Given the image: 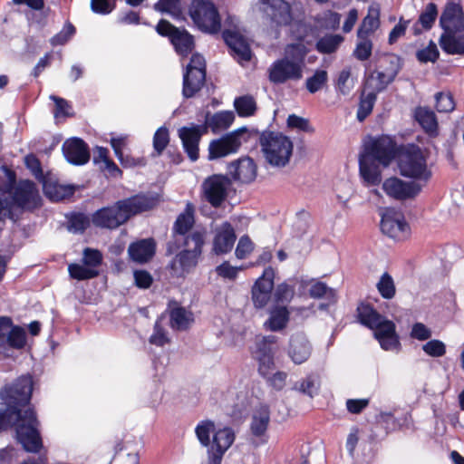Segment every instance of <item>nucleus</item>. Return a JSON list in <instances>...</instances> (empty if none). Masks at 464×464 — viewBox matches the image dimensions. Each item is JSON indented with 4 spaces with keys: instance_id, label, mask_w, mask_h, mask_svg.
<instances>
[{
    "instance_id": "30",
    "label": "nucleus",
    "mask_w": 464,
    "mask_h": 464,
    "mask_svg": "<svg viewBox=\"0 0 464 464\" xmlns=\"http://www.w3.org/2000/svg\"><path fill=\"white\" fill-rule=\"evenodd\" d=\"M289 318L290 312L285 304H274L269 309L264 327L272 332H279L286 327Z\"/></svg>"
},
{
    "instance_id": "37",
    "label": "nucleus",
    "mask_w": 464,
    "mask_h": 464,
    "mask_svg": "<svg viewBox=\"0 0 464 464\" xmlns=\"http://www.w3.org/2000/svg\"><path fill=\"white\" fill-rule=\"evenodd\" d=\"M443 33L440 39L441 49L449 54H464V34Z\"/></svg>"
},
{
    "instance_id": "47",
    "label": "nucleus",
    "mask_w": 464,
    "mask_h": 464,
    "mask_svg": "<svg viewBox=\"0 0 464 464\" xmlns=\"http://www.w3.org/2000/svg\"><path fill=\"white\" fill-rule=\"evenodd\" d=\"M235 108L239 116L248 117L256 110V102L251 96H242L235 100Z\"/></svg>"
},
{
    "instance_id": "11",
    "label": "nucleus",
    "mask_w": 464,
    "mask_h": 464,
    "mask_svg": "<svg viewBox=\"0 0 464 464\" xmlns=\"http://www.w3.org/2000/svg\"><path fill=\"white\" fill-rule=\"evenodd\" d=\"M189 15L197 27L208 34L220 30V17L215 5L209 0H194L189 8Z\"/></svg>"
},
{
    "instance_id": "27",
    "label": "nucleus",
    "mask_w": 464,
    "mask_h": 464,
    "mask_svg": "<svg viewBox=\"0 0 464 464\" xmlns=\"http://www.w3.org/2000/svg\"><path fill=\"white\" fill-rule=\"evenodd\" d=\"M213 251L217 255L231 251L236 241L234 227L228 222H223L214 229Z\"/></svg>"
},
{
    "instance_id": "61",
    "label": "nucleus",
    "mask_w": 464,
    "mask_h": 464,
    "mask_svg": "<svg viewBox=\"0 0 464 464\" xmlns=\"http://www.w3.org/2000/svg\"><path fill=\"white\" fill-rule=\"evenodd\" d=\"M26 167L31 170L32 174L39 179L42 183L47 178L44 177L41 163L39 160L33 154L27 155L24 158Z\"/></svg>"
},
{
    "instance_id": "52",
    "label": "nucleus",
    "mask_w": 464,
    "mask_h": 464,
    "mask_svg": "<svg viewBox=\"0 0 464 464\" xmlns=\"http://www.w3.org/2000/svg\"><path fill=\"white\" fill-rule=\"evenodd\" d=\"M372 43L369 37L362 36L358 37L355 49L353 50V55L360 61H365L372 55Z\"/></svg>"
},
{
    "instance_id": "5",
    "label": "nucleus",
    "mask_w": 464,
    "mask_h": 464,
    "mask_svg": "<svg viewBox=\"0 0 464 464\" xmlns=\"http://www.w3.org/2000/svg\"><path fill=\"white\" fill-rule=\"evenodd\" d=\"M358 317L362 324L373 331L374 337L383 350H398L400 341L392 321L386 319L369 305L358 307Z\"/></svg>"
},
{
    "instance_id": "36",
    "label": "nucleus",
    "mask_w": 464,
    "mask_h": 464,
    "mask_svg": "<svg viewBox=\"0 0 464 464\" xmlns=\"http://www.w3.org/2000/svg\"><path fill=\"white\" fill-rule=\"evenodd\" d=\"M127 137L121 136L118 138H112L111 140V145L114 150L115 156L119 160L120 163L124 168H132L138 165H144L142 159H134L130 155H125L122 149L126 145Z\"/></svg>"
},
{
    "instance_id": "38",
    "label": "nucleus",
    "mask_w": 464,
    "mask_h": 464,
    "mask_svg": "<svg viewBox=\"0 0 464 464\" xmlns=\"http://www.w3.org/2000/svg\"><path fill=\"white\" fill-rule=\"evenodd\" d=\"M380 10L377 5H371L367 15L363 18L358 31L357 37H370L380 25Z\"/></svg>"
},
{
    "instance_id": "40",
    "label": "nucleus",
    "mask_w": 464,
    "mask_h": 464,
    "mask_svg": "<svg viewBox=\"0 0 464 464\" xmlns=\"http://www.w3.org/2000/svg\"><path fill=\"white\" fill-rule=\"evenodd\" d=\"M193 322V314L183 307L174 308L170 313L171 327L177 330H186Z\"/></svg>"
},
{
    "instance_id": "44",
    "label": "nucleus",
    "mask_w": 464,
    "mask_h": 464,
    "mask_svg": "<svg viewBox=\"0 0 464 464\" xmlns=\"http://www.w3.org/2000/svg\"><path fill=\"white\" fill-rule=\"evenodd\" d=\"M193 223V207L188 204L185 211L178 217L174 229L178 234L183 236L191 228Z\"/></svg>"
},
{
    "instance_id": "13",
    "label": "nucleus",
    "mask_w": 464,
    "mask_h": 464,
    "mask_svg": "<svg viewBox=\"0 0 464 464\" xmlns=\"http://www.w3.org/2000/svg\"><path fill=\"white\" fill-rule=\"evenodd\" d=\"M227 24V27L223 32V38L230 48L231 54L240 63L249 62L252 53L246 38L241 33L238 20L229 16L226 21Z\"/></svg>"
},
{
    "instance_id": "1",
    "label": "nucleus",
    "mask_w": 464,
    "mask_h": 464,
    "mask_svg": "<svg viewBox=\"0 0 464 464\" xmlns=\"http://www.w3.org/2000/svg\"><path fill=\"white\" fill-rule=\"evenodd\" d=\"M33 389V377L26 374L0 390V399L6 407L4 412L0 411V430L15 425L17 440L24 449L38 452L43 444L35 413L31 409L21 411V407L29 403Z\"/></svg>"
},
{
    "instance_id": "26",
    "label": "nucleus",
    "mask_w": 464,
    "mask_h": 464,
    "mask_svg": "<svg viewBox=\"0 0 464 464\" xmlns=\"http://www.w3.org/2000/svg\"><path fill=\"white\" fill-rule=\"evenodd\" d=\"M62 149L65 159L71 164L84 165L90 160L88 145L79 138L66 140Z\"/></svg>"
},
{
    "instance_id": "42",
    "label": "nucleus",
    "mask_w": 464,
    "mask_h": 464,
    "mask_svg": "<svg viewBox=\"0 0 464 464\" xmlns=\"http://www.w3.org/2000/svg\"><path fill=\"white\" fill-rule=\"evenodd\" d=\"M154 9L160 13H166L175 19H179L183 14L181 0H159L154 5Z\"/></svg>"
},
{
    "instance_id": "22",
    "label": "nucleus",
    "mask_w": 464,
    "mask_h": 464,
    "mask_svg": "<svg viewBox=\"0 0 464 464\" xmlns=\"http://www.w3.org/2000/svg\"><path fill=\"white\" fill-rule=\"evenodd\" d=\"M275 270L268 266L252 287V301L256 308H264L271 298L274 287Z\"/></svg>"
},
{
    "instance_id": "45",
    "label": "nucleus",
    "mask_w": 464,
    "mask_h": 464,
    "mask_svg": "<svg viewBox=\"0 0 464 464\" xmlns=\"http://www.w3.org/2000/svg\"><path fill=\"white\" fill-rule=\"evenodd\" d=\"M336 90L342 95H348L354 87V79L352 77L350 67L343 69L336 80Z\"/></svg>"
},
{
    "instance_id": "31",
    "label": "nucleus",
    "mask_w": 464,
    "mask_h": 464,
    "mask_svg": "<svg viewBox=\"0 0 464 464\" xmlns=\"http://www.w3.org/2000/svg\"><path fill=\"white\" fill-rule=\"evenodd\" d=\"M359 171L364 186H377L382 182V170L369 157H360Z\"/></svg>"
},
{
    "instance_id": "51",
    "label": "nucleus",
    "mask_w": 464,
    "mask_h": 464,
    "mask_svg": "<svg viewBox=\"0 0 464 464\" xmlns=\"http://www.w3.org/2000/svg\"><path fill=\"white\" fill-rule=\"evenodd\" d=\"M320 388V382L318 378L314 376H307L304 380L297 382L295 385V389L306 394L310 397H314L318 393Z\"/></svg>"
},
{
    "instance_id": "43",
    "label": "nucleus",
    "mask_w": 464,
    "mask_h": 464,
    "mask_svg": "<svg viewBox=\"0 0 464 464\" xmlns=\"http://www.w3.org/2000/svg\"><path fill=\"white\" fill-rule=\"evenodd\" d=\"M376 95L375 92L364 90L357 111V119L360 121H362L372 112Z\"/></svg>"
},
{
    "instance_id": "32",
    "label": "nucleus",
    "mask_w": 464,
    "mask_h": 464,
    "mask_svg": "<svg viewBox=\"0 0 464 464\" xmlns=\"http://www.w3.org/2000/svg\"><path fill=\"white\" fill-rule=\"evenodd\" d=\"M128 253L132 261L140 264L146 263L155 254V243L150 238L139 240L129 246Z\"/></svg>"
},
{
    "instance_id": "4",
    "label": "nucleus",
    "mask_w": 464,
    "mask_h": 464,
    "mask_svg": "<svg viewBox=\"0 0 464 464\" xmlns=\"http://www.w3.org/2000/svg\"><path fill=\"white\" fill-rule=\"evenodd\" d=\"M195 432L200 443L209 447L208 464H220L224 453L235 440L232 429L225 427L215 431L214 422L210 420L200 421Z\"/></svg>"
},
{
    "instance_id": "7",
    "label": "nucleus",
    "mask_w": 464,
    "mask_h": 464,
    "mask_svg": "<svg viewBox=\"0 0 464 464\" xmlns=\"http://www.w3.org/2000/svg\"><path fill=\"white\" fill-rule=\"evenodd\" d=\"M261 150L266 162L273 167L286 166L293 154L294 144L289 137L273 131H265L260 136Z\"/></svg>"
},
{
    "instance_id": "46",
    "label": "nucleus",
    "mask_w": 464,
    "mask_h": 464,
    "mask_svg": "<svg viewBox=\"0 0 464 464\" xmlns=\"http://www.w3.org/2000/svg\"><path fill=\"white\" fill-rule=\"evenodd\" d=\"M378 292L384 299H392L396 293L395 284L388 273H383L376 284Z\"/></svg>"
},
{
    "instance_id": "63",
    "label": "nucleus",
    "mask_w": 464,
    "mask_h": 464,
    "mask_svg": "<svg viewBox=\"0 0 464 464\" xmlns=\"http://www.w3.org/2000/svg\"><path fill=\"white\" fill-rule=\"evenodd\" d=\"M439 56L437 45L430 43L426 48L420 50L417 53V58L422 63L435 62Z\"/></svg>"
},
{
    "instance_id": "19",
    "label": "nucleus",
    "mask_w": 464,
    "mask_h": 464,
    "mask_svg": "<svg viewBox=\"0 0 464 464\" xmlns=\"http://www.w3.org/2000/svg\"><path fill=\"white\" fill-rule=\"evenodd\" d=\"M26 343L25 330L13 325L9 317H0V353H5L8 348L22 349Z\"/></svg>"
},
{
    "instance_id": "50",
    "label": "nucleus",
    "mask_w": 464,
    "mask_h": 464,
    "mask_svg": "<svg viewBox=\"0 0 464 464\" xmlns=\"http://www.w3.org/2000/svg\"><path fill=\"white\" fill-rule=\"evenodd\" d=\"M328 75L324 70H317L313 76L306 79L305 85L309 92L320 91L327 82Z\"/></svg>"
},
{
    "instance_id": "53",
    "label": "nucleus",
    "mask_w": 464,
    "mask_h": 464,
    "mask_svg": "<svg viewBox=\"0 0 464 464\" xmlns=\"http://www.w3.org/2000/svg\"><path fill=\"white\" fill-rule=\"evenodd\" d=\"M169 142V132L167 127H160L153 136V149L157 155H160Z\"/></svg>"
},
{
    "instance_id": "34",
    "label": "nucleus",
    "mask_w": 464,
    "mask_h": 464,
    "mask_svg": "<svg viewBox=\"0 0 464 464\" xmlns=\"http://www.w3.org/2000/svg\"><path fill=\"white\" fill-rule=\"evenodd\" d=\"M43 189L45 196L52 201H60L73 194L72 186L59 184L49 178L43 180Z\"/></svg>"
},
{
    "instance_id": "9",
    "label": "nucleus",
    "mask_w": 464,
    "mask_h": 464,
    "mask_svg": "<svg viewBox=\"0 0 464 464\" xmlns=\"http://www.w3.org/2000/svg\"><path fill=\"white\" fill-rule=\"evenodd\" d=\"M2 171L6 181L0 189L13 194L12 200L14 207L34 208L38 205L39 194L32 181L22 180L14 188L15 174L6 167H2Z\"/></svg>"
},
{
    "instance_id": "3",
    "label": "nucleus",
    "mask_w": 464,
    "mask_h": 464,
    "mask_svg": "<svg viewBox=\"0 0 464 464\" xmlns=\"http://www.w3.org/2000/svg\"><path fill=\"white\" fill-rule=\"evenodd\" d=\"M307 53L308 48L301 42L287 44L284 57L275 61L268 69L270 82L281 84L288 81L301 80Z\"/></svg>"
},
{
    "instance_id": "58",
    "label": "nucleus",
    "mask_w": 464,
    "mask_h": 464,
    "mask_svg": "<svg viewBox=\"0 0 464 464\" xmlns=\"http://www.w3.org/2000/svg\"><path fill=\"white\" fill-rule=\"evenodd\" d=\"M89 218L83 214L72 215L68 223V229L72 233H82L89 226Z\"/></svg>"
},
{
    "instance_id": "21",
    "label": "nucleus",
    "mask_w": 464,
    "mask_h": 464,
    "mask_svg": "<svg viewBox=\"0 0 464 464\" xmlns=\"http://www.w3.org/2000/svg\"><path fill=\"white\" fill-rule=\"evenodd\" d=\"M381 229L388 237L401 240L409 234V227L401 211L386 208L382 214Z\"/></svg>"
},
{
    "instance_id": "56",
    "label": "nucleus",
    "mask_w": 464,
    "mask_h": 464,
    "mask_svg": "<svg viewBox=\"0 0 464 464\" xmlns=\"http://www.w3.org/2000/svg\"><path fill=\"white\" fill-rule=\"evenodd\" d=\"M75 34V27L71 23H66L63 28L50 39L52 45H63L66 44Z\"/></svg>"
},
{
    "instance_id": "28",
    "label": "nucleus",
    "mask_w": 464,
    "mask_h": 464,
    "mask_svg": "<svg viewBox=\"0 0 464 464\" xmlns=\"http://www.w3.org/2000/svg\"><path fill=\"white\" fill-rule=\"evenodd\" d=\"M228 173L241 183H251L256 178V165L249 157H244L228 165Z\"/></svg>"
},
{
    "instance_id": "29",
    "label": "nucleus",
    "mask_w": 464,
    "mask_h": 464,
    "mask_svg": "<svg viewBox=\"0 0 464 464\" xmlns=\"http://www.w3.org/2000/svg\"><path fill=\"white\" fill-rule=\"evenodd\" d=\"M311 353L312 346L304 334H296L291 336L287 353L294 363L302 364L306 362Z\"/></svg>"
},
{
    "instance_id": "2",
    "label": "nucleus",
    "mask_w": 464,
    "mask_h": 464,
    "mask_svg": "<svg viewBox=\"0 0 464 464\" xmlns=\"http://www.w3.org/2000/svg\"><path fill=\"white\" fill-rule=\"evenodd\" d=\"M155 204V198L137 195L99 209L93 215L92 221L97 227L113 229L124 224L131 216L150 209Z\"/></svg>"
},
{
    "instance_id": "59",
    "label": "nucleus",
    "mask_w": 464,
    "mask_h": 464,
    "mask_svg": "<svg viewBox=\"0 0 464 464\" xmlns=\"http://www.w3.org/2000/svg\"><path fill=\"white\" fill-rule=\"evenodd\" d=\"M436 108L440 112H450L455 108V102L450 93L440 92L436 95Z\"/></svg>"
},
{
    "instance_id": "48",
    "label": "nucleus",
    "mask_w": 464,
    "mask_h": 464,
    "mask_svg": "<svg viewBox=\"0 0 464 464\" xmlns=\"http://www.w3.org/2000/svg\"><path fill=\"white\" fill-rule=\"evenodd\" d=\"M309 295L313 298H324L329 303L335 301V293L332 288H329L324 283L314 282L311 285Z\"/></svg>"
},
{
    "instance_id": "6",
    "label": "nucleus",
    "mask_w": 464,
    "mask_h": 464,
    "mask_svg": "<svg viewBox=\"0 0 464 464\" xmlns=\"http://www.w3.org/2000/svg\"><path fill=\"white\" fill-rule=\"evenodd\" d=\"M398 168L401 176L420 183L421 188L432 176L431 169L422 150L416 146L403 148L398 157Z\"/></svg>"
},
{
    "instance_id": "33",
    "label": "nucleus",
    "mask_w": 464,
    "mask_h": 464,
    "mask_svg": "<svg viewBox=\"0 0 464 464\" xmlns=\"http://www.w3.org/2000/svg\"><path fill=\"white\" fill-rule=\"evenodd\" d=\"M396 77V68L392 70L379 69L374 71L367 79L365 89L378 92L385 89Z\"/></svg>"
},
{
    "instance_id": "57",
    "label": "nucleus",
    "mask_w": 464,
    "mask_h": 464,
    "mask_svg": "<svg viewBox=\"0 0 464 464\" xmlns=\"http://www.w3.org/2000/svg\"><path fill=\"white\" fill-rule=\"evenodd\" d=\"M255 245L247 236H243L239 238L237 248L236 256L238 259L246 258L254 250Z\"/></svg>"
},
{
    "instance_id": "25",
    "label": "nucleus",
    "mask_w": 464,
    "mask_h": 464,
    "mask_svg": "<svg viewBox=\"0 0 464 464\" xmlns=\"http://www.w3.org/2000/svg\"><path fill=\"white\" fill-rule=\"evenodd\" d=\"M270 424V411L266 405L254 409L250 420V433L260 444L268 440L267 430Z\"/></svg>"
},
{
    "instance_id": "12",
    "label": "nucleus",
    "mask_w": 464,
    "mask_h": 464,
    "mask_svg": "<svg viewBox=\"0 0 464 464\" xmlns=\"http://www.w3.org/2000/svg\"><path fill=\"white\" fill-rule=\"evenodd\" d=\"M249 137L250 132L246 128H239L211 140L208 145V159L216 160L237 153L241 145L248 140Z\"/></svg>"
},
{
    "instance_id": "41",
    "label": "nucleus",
    "mask_w": 464,
    "mask_h": 464,
    "mask_svg": "<svg viewBox=\"0 0 464 464\" xmlns=\"http://www.w3.org/2000/svg\"><path fill=\"white\" fill-rule=\"evenodd\" d=\"M343 42V37L340 34H326L317 41L316 50L321 53H332Z\"/></svg>"
},
{
    "instance_id": "20",
    "label": "nucleus",
    "mask_w": 464,
    "mask_h": 464,
    "mask_svg": "<svg viewBox=\"0 0 464 464\" xmlns=\"http://www.w3.org/2000/svg\"><path fill=\"white\" fill-rule=\"evenodd\" d=\"M159 34L169 36L176 52L182 55H188L194 47L193 37L187 31L173 26L166 20H160L156 26Z\"/></svg>"
},
{
    "instance_id": "8",
    "label": "nucleus",
    "mask_w": 464,
    "mask_h": 464,
    "mask_svg": "<svg viewBox=\"0 0 464 464\" xmlns=\"http://www.w3.org/2000/svg\"><path fill=\"white\" fill-rule=\"evenodd\" d=\"M204 240L205 234L199 231L193 232L185 239V246L188 248L176 255L169 265L173 276L185 277L195 269Z\"/></svg>"
},
{
    "instance_id": "60",
    "label": "nucleus",
    "mask_w": 464,
    "mask_h": 464,
    "mask_svg": "<svg viewBox=\"0 0 464 464\" xmlns=\"http://www.w3.org/2000/svg\"><path fill=\"white\" fill-rule=\"evenodd\" d=\"M422 350L430 356L440 357L445 354L446 346L441 341L434 339L427 342L422 346Z\"/></svg>"
},
{
    "instance_id": "16",
    "label": "nucleus",
    "mask_w": 464,
    "mask_h": 464,
    "mask_svg": "<svg viewBox=\"0 0 464 464\" xmlns=\"http://www.w3.org/2000/svg\"><path fill=\"white\" fill-rule=\"evenodd\" d=\"M206 77V63L202 55L195 53L187 66L183 79V95L190 98L198 92L204 84Z\"/></svg>"
},
{
    "instance_id": "39",
    "label": "nucleus",
    "mask_w": 464,
    "mask_h": 464,
    "mask_svg": "<svg viewBox=\"0 0 464 464\" xmlns=\"http://www.w3.org/2000/svg\"><path fill=\"white\" fill-rule=\"evenodd\" d=\"M235 116L231 111H219L206 118V127L214 132L227 129L234 121Z\"/></svg>"
},
{
    "instance_id": "23",
    "label": "nucleus",
    "mask_w": 464,
    "mask_h": 464,
    "mask_svg": "<svg viewBox=\"0 0 464 464\" xmlns=\"http://www.w3.org/2000/svg\"><path fill=\"white\" fill-rule=\"evenodd\" d=\"M207 131L204 125L191 124L179 129L178 134L182 141L183 148L192 161L198 159V144L202 135Z\"/></svg>"
},
{
    "instance_id": "17",
    "label": "nucleus",
    "mask_w": 464,
    "mask_h": 464,
    "mask_svg": "<svg viewBox=\"0 0 464 464\" xmlns=\"http://www.w3.org/2000/svg\"><path fill=\"white\" fill-rule=\"evenodd\" d=\"M382 188L389 198L397 201L414 199L422 190L420 183L403 180L398 177L384 179Z\"/></svg>"
},
{
    "instance_id": "64",
    "label": "nucleus",
    "mask_w": 464,
    "mask_h": 464,
    "mask_svg": "<svg viewBox=\"0 0 464 464\" xmlns=\"http://www.w3.org/2000/svg\"><path fill=\"white\" fill-rule=\"evenodd\" d=\"M102 259V254L95 249L86 248L83 251V262L84 265L94 269L98 266Z\"/></svg>"
},
{
    "instance_id": "14",
    "label": "nucleus",
    "mask_w": 464,
    "mask_h": 464,
    "mask_svg": "<svg viewBox=\"0 0 464 464\" xmlns=\"http://www.w3.org/2000/svg\"><path fill=\"white\" fill-rule=\"evenodd\" d=\"M277 338L275 335L261 336L255 339L252 355L258 362V371L264 377H268L275 367L274 355L276 351Z\"/></svg>"
},
{
    "instance_id": "24",
    "label": "nucleus",
    "mask_w": 464,
    "mask_h": 464,
    "mask_svg": "<svg viewBox=\"0 0 464 464\" xmlns=\"http://www.w3.org/2000/svg\"><path fill=\"white\" fill-rule=\"evenodd\" d=\"M440 24L444 33L464 32V12L462 6L455 3H448L440 16Z\"/></svg>"
},
{
    "instance_id": "18",
    "label": "nucleus",
    "mask_w": 464,
    "mask_h": 464,
    "mask_svg": "<svg viewBox=\"0 0 464 464\" xmlns=\"http://www.w3.org/2000/svg\"><path fill=\"white\" fill-rule=\"evenodd\" d=\"M231 187L230 179L224 175H212L202 183V196L212 207H219L227 198Z\"/></svg>"
},
{
    "instance_id": "15",
    "label": "nucleus",
    "mask_w": 464,
    "mask_h": 464,
    "mask_svg": "<svg viewBox=\"0 0 464 464\" xmlns=\"http://www.w3.org/2000/svg\"><path fill=\"white\" fill-rule=\"evenodd\" d=\"M396 155V144L389 136L371 138L364 144L362 157H369L371 160H377L382 166L387 167Z\"/></svg>"
},
{
    "instance_id": "62",
    "label": "nucleus",
    "mask_w": 464,
    "mask_h": 464,
    "mask_svg": "<svg viewBox=\"0 0 464 464\" xmlns=\"http://www.w3.org/2000/svg\"><path fill=\"white\" fill-rule=\"evenodd\" d=\"M92 12L101 14H108L115 8V3L111 0H91Z\"/></svg>"
},
{
    "instance_id": "49",
    "label": "nucleus",
    "mask_w": 464,
    "mask_h": 464,
    "mask_svg": "<svg viewBox=\"0 0 464 464\" xmlns=\"http://www.w3.org/2000/svg\"><path fill=\"white\" fill-rule=\"evenodd\" d=\"M70 276L77 280H86L97 276V271L86 265L71 264L68 266Z\"/></svg>"
},
{
    "instance_id": "35",
    "label": "nucleus",
    "mask_w": 464,
    "mask_h": 464,
    "mask_svg": "<svg viewBox=\"0 0 464 464\" xmlns=\"http://www.w3.org/2000/svg\"><path fill=\"white\" fill-rule=\"evenodd\" d=\"M415 120L430 136L438 134V121L433 111L427 107H418L414 111Z\"/></svg>"
},
{
    "instance_id": "10",
    "label": "nucleus",
    "mask_w": 464,
    "mask_h": 464,
    "mask_svg": "<svg viewBox=\"0 0 464 464\" xmlns=\"http://www.w3.org/2000/svg\"><path fill=\"white\" fill-rule=\"evenodd\" d=\"M261 10L270 17L271 21L277 25L291 26V33L297 39H304L307 30L306 25L302 22H292V15L288 3L284 0H259Z\"/></svg>"
},
{
    "instance_id": "54",
    "label": "nucleus",
    "mask_w": 464,
    "mask_h": 464,
    "mask_svg": "<svg viewBox=\"0 0 464 464\" xmlns=\"http://www.w3.org/2000/svg\"><path fill=\"white\" fill-rule=\"evenodd\" d=\"M438 15L437 6L433 3H430L420 14L419 23L426 30L431 28Z\"/></svg>"
},
{
    "instance_id": "55",
    "label": "nucleus",
    "mask_w": 464,
    "mask_h": 464,
    "mask_svg": "<svg viewBox=\"0 0 464 464\" xmlns=\"http://www.w3.org/2000/svg\"><path fill=\"white\" fill-rule=\"evenodd\" d=\"M294 295V287L286 283L280 284L276 286L274 294L276 304H285V303H289L293 299Z\"/></svg>"
}]
</instances>
